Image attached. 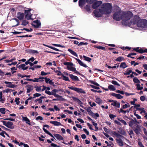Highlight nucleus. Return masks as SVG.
Segmentation results:
<instances>
[{"mask_svg": "<svg viewBox=\"0 0 147 147\" xmlns=\"http://www.w3.org/2000/svg\"><path fill=\"white\" fill-rule=\"evenodd\" d=\"M112 8L111 4L108 3H103L101 7V8L103 13L105 15L109 14L111 13Z\"/></svg>", "mask_w": 147, "mask_h": 147, "instance_id": "1", "label": "nucleus"}, {"mask_svg": "<svg viewBox=\"0 0 147 147\" xmlns=\"http://www.w3.org/2000/svg\"><path fill=\"white\" fill-rule=\"evenodd\" d=\"M133 16L132 13L130 11L127 12L123 11L122 12V22L129 20Z\"/></svg>", "mask_w": 147, "mask_h": 147, "instance_id": "2", "label": "nucleus"}, {"mask_svg": "<svg viewBox=\"0 0 147 147\" xmlns=\"http://www.w3.org/2000/svg\"><path fill=\"white\" fill-rule=\"evenodd\" d=\"M122 12L121 10H119L115 12L113 16V19L116 21H119L122 19Z\"/></svg>", "mask_w": 147, "mask_h": 147, "instance_id": "3", "label": "nucleus"}, {"mask_svg": "<svg viewBox=\"0 0 147 147\" xmlns=\"http://www.w3.org/2000/svg\"><path fill=\"white\" fill-rule=\"evenodd\" d=\"M63 64L65 65H67V69L68 70L74 72L76 71V68L72 66L74 65L72 63L65 62Z\"/></svg>", "mask_w": 147, "mask_h": 147, "instance_id": "4", "label": "nucleus"}, {"mask_svg": "<svg viewBox=\"0 0 147 147\" xmlns=\"http://www.w3.org/2000/svg\"><path fill=\"white\" fill-rule=\"evenodd\" d=\"M93 13L94 16L97 18L101 17L104 14L101 8L95 10L93 11Z\"/></svg>", "mask_w": 147, "mask_h": 147, "instance_id": "5", "label": "nucleus"}, {"mask_svg": "<svg viewBox=\"0 0 147 147\" xmlns=\"http://www.w3.org/2000/svg\"><path fill=\"white\" fill-rule=\"evenodd\" d=\"M1 122L3 123V125H5L7 127L11 129H13L14 128V126L13 125V123L11 121H1Z\"/></svg>", "mask_w": 147, "mask_h": 147, "instance_id": "6", "label": "nucleus"}, {"mask_svg": "<svg viewBox=\"0 0 147 147\" xmlns=\"http://www.w3.org/2000/svg\"><path fill=\"white\" fill-rule=\"evenodd\" d=\"M90 107H85L84 108V109L86 110L88 112V114L93 117L94 118L95 116L96 117H99V115L97 113H94L90 109Z\"/></svg>", "mask_w": 147, "mask_h": 147, "instance_id": "7", "label": "nucleus"}, {"mask_svg": "<svg viewBox=\"0 0 147 147\" xmlns=\"http://www.w3.org/2000/svg\"><path fill=\"white\" fill-rule=\"evenodd\" d=\"M140 19V17L139 16H135L131 20L130 23L133 25H137Z\"/></svg>", "mask_w": 147, "mask_h": 147, "instance_id": "8", "label": "nucleus"}, {"mask_svg": "<svg viewBox=\"0 0 147 147\" xmlns=\"http://www.w3.org/2000/svg\"><path fill=\"white\" fill-rule=\"evenodd\" d=\"M68 88L70 89L74 90L78 93H80L84 94H85L86 93L84 90L82 88H77L73 86L69 87H68Z\"/></svg>", "mask_w": 147, "mask_h": 147, "instance_id": "9", "label": "nucleus"}, {"mask_svg": "<svg viewBox=\"0 0 147 147\" xmlns=\"http://www.w3.org/2000/svg\"><path fill=\"white\" fill-rule=\"evenodd\" d=\"M31 10L30 9L28 10H24V13L26 14L25 15V18L27 20H29L31 19V16L32 14L30 12V11Z\"/></svg>", "mask_w": 147, "mask_h": 147, "instance_id": "10", "label": "nucleus"}, {"mask_svg": "<svg viewBox=\"0 0 147 147\" xmlns=\"http://www.w3.org/2000/svg\"><path fill=\"white\" fill-rule=\"evenodd\" d=\"M102 3L101 1H96L94 2L92 5V7L94 9H96Z\"/></svg>", "mask_w": 147, "mask_h": 147, "instance_id": "11", "label": "nucleus"}, {"mask_svg": "<svg viewBox=\"0 0 147 147\" xmlns=\"http://www.w3.org/2000/svg\"><path fill=\"white\" fill-rule=\"evenodd\" d=\"M34 24H32V25L36 28H38L41 26V24L40 20H36L33 22Z\"/></svg>", "mask_w": 147, "mask_h": 147, "instance_id": "12", "label": "nucleus"}, {"mask_svg": "<svg viewBox=\"0 0 147 147\" xmlns=\"http://www.w3.org/2000/svg\"><path fill=\"white\" fill-rule=\"evenodd\" d=\"M134 130L137 134H138L140 133V132L141 131L140 126L139 125L136 124V128H134Z\"/></svg>", "mask_w": 147, "mask_h": 147, "instance_id": "13", "label": "nucleus"}, {"mask_svg": "<svg viewBox=\"0 0 147 147\" xmlns=\"http://www.w3.org/2000/svg\"><path fill=\"white\" fill-rule=\"evenodd\" d=\"M17 18L20 20H22L24 17V14L23 13L19 12L17 13Z\"/></svg>", "mask_w": 147, "mask_h": 147, "instance_id": "14", "label": "nucleus"}, {"mask_svg": "<svg viewBox=\"0 0 147 147\" xmlns=\"http://www.w3.org/2000/svg\"><path fill=\"white\" fill-rule=\"evenodd\" d=\"M110 94L113 96L117 98L118 99L123 98V96H121L119 94H116L114 93H111Z\"/></svg>", "mask_w": 147, "mask_h": 147, "instance_id": "15", "label": "nucleus"}, {"mask_svg": "<svg viewBox=\"0 0 147 147\" xmlns=\"http://www.w3.org/2000/svg\"><path fill=\"white\" fill-rule=\"evenodd\" d=\"M86 3V0H79L78 1L79 6L81 8Z\"/></svg>", "mask_w": 147, "mask_h": 147, "instance_id": "16", "label": "nucleus"}, {"mask_svg": "<svg viewBox=\"0 0 147 147\" xmlns=\"http://www.w3.org/2000/svg\"><path fill=\"white\" fill-rule=\"evenodd\" d=\"M77 61L78 63L81 66L84 67H88L85 64H84L83 62L80 60V59L76 58H74Z\"/></svg>", "mask_w": 147, "mask_h": 147, "instance_id": "17", "label": "nucleus"}, {"mask_svg": "<svg viewBox=\"0 0 147 147\" xmlns=\"http://www.w3.org/2000/svg\"><path fill=\"white\" fill-rule=\"evenodd\" d=\"M69 76L70 78L73 80L74 81H79V79L77 76H74L72 74H69Z\"/></svg>", "mask_w": 147, "mask_h": 147, "instance_id": "18", "label": "nucleus"}, {"mask_svg": "<svg viewBox=\"0 0 147 147\" xmlns=\"http://www.w3.org/2000/svg\"><path fill=\"white\" fill-rule=\"evenodd\" d=\"M4 83L5 84H7L6 85V86L7 87L11 88H14L15 87V85L13 84H12L11 82L5 81Z\"/></svg>", "mask_w": 147, "mask_h": 147, "instance_id": "19", "label": "nucleus"}, {"mask_svg": "<svg viewBox=\"0 0 147 147\" xmlns=\"http://www.w3.org/2000/svg\"><path fill=\"white\" fill-rule=\"evenodd\" d=\"M84 9L88 13L90 12L91 11V6L89 4L86 5L84 7Z\"/></svg>", "mask_w": 147, "mask_h": 147, "instance_id": "20", "label": "nucleus"}, {"mask_svg": "<svg viewBox=\"0 0 147 147\" xmlns=\"http://www.w3.org/2000/svg\"><path fill=\"white\" fill-rule=\"evenodd\" d=\"M73 100L75 101H76L78 104L81 105L83 104L82 102L78 98L74 97H72Z\"/></svg>", "mask_w": 147, "mask_h": 147, "instance_id": "21", "label": "nucleus"}, {"mask_svg": "<svg viewBox=\"0 0 147 147\" xmlns=\"http://www.w3.org/2000/svg\"><path fill=\"white\" fill-rule=\"evenodd\" d=\"M143 20L140 19L137 24V26L139 27L143 28Z\"/></svg>", "mask_w": 147, "mask_h": 147, "instance_id": "22", "label": "nucleus"}, {"mask_svg": "<svg viewBox=\"0 0 147 147\" xmlns=\"http://www.w3.org/2000/svg\"><path fill=\"white\" fill-rule=\"evenodd\" d=\"M54 136L58 140H63L64 138L61 135L59 134H54Z\"/></svg>", "mask_w": 147, "mask_h": 147, "instance_id": "23", "label": "nucleus"}, {"mask_svg": "<svg viewBox=\"0 0 147 147\" xmlns=\"http://www.w3.org/2000/svg\"><path fill=\"white\" fill-rule=\"evenodd\" d=\"M116 140L119 146H122L123 145V142L121 139H116Z\"/></svg>", "mask_w": 147, "mask_h": 147, "instance_id": "24", "label": "nucleus"}, {"mask_svg": "<svg viewBox=\"0 0 147 147\" xmlns=\"http://www.w3.org/2000/svg\"><path fill=\"white\" fill-rule=\"evenodd\" d=\"M135 121H135L132 119H131V120L128 122L129 126L131 127H132L134 124H136V123H135Z\"/></svg>", "mask_w": 147, "mask_h": 147, "instance_id": "25", "label": "nucleus"}, {"mask_svg": "<svg viewBox=\"0 0 147 147\" xmlns=\"http://www.w3.org/2000/svg\"><path fill=\"white\" fill-rule=\"evenodd\" d=\"M113 134L115 136L118 138H124V137L123 136H122L121 135L117 133L116 131H114L113 132Z\"/></svg>", "mask_w": 147, "mask_h": 147, "instance_id": "26", "label": "nucleus"}, {"mask_svg": "<svg viewBox=\"0 0 147 147\" xmlns=\"http://www.w3.org/2000/svg\"><path fill=\"white\" fill-rule=\"evenodd\" d=\"M50 123L53 124L55 126L62 125L59 122L57 121H50Z\"/></svg>", "mask_w": 147, "mask_h": 147, "instance_id": "27", "label": "nucleus"}, {"mask_svg": "<svg viewBox=\"0 0 147 147\" xmlns=\"http://www.w3.org/2000/svg\"><path fill=\"white\" fill-rule=\"evenodd\" d=\"M43 45L44 46H45L46 47H48L49 48H51L52 49H53L54 50H55L56 51H61L59 50V49H57V48H56L54 47H53L52 46H49V45H46L45 44H43Z\"/></svg>", "mask_w": 147, "mask_h": 147, "instance_id": "28", "label": "nucleus"}, {"mask_svg": "<svg viewBox=\"0 0 147 147\" xmlns=\"http://www.w3.org/2000/svg\"><path fill=\"white\" fill-rule=\"evenodd\" d=\"M131 110L130 109H127L126 111L124 110L122 108H121L120 109V110L118 111V112L120 113L121 112L123 114L125 113L126 112L129 113L130 111Z\"/></svg>", "mask_w": 147, "mask_h": 147, "instance_id": "29", "label": "nucleus"}, {"mask_svg": "<svg viewBox=\"0 0 147 147\" xmlns=\"http://www.w3.org/2000/svg\"><path fill=\"white\" fill-rule=\"evenodd\" d=\"M55 97L57 98V101H65L66 100L65 99L63 98L62 96L57 94Z\"/></svg>", "mask_w": 147, "mask_h": 147, "instance_id": "30", "label": "nucleus"}, {"mask_svg": "<svg viewBox=\"0 0 147 147\" xmlns=\"http://www.w3.org/2000/svg\"><path fill=\"white\" fill-rule=\"evenodd\" d=\"M46 97L45 96H41L39 98H37L36 100H35V102H36L37 101H39L38 103L39 104H40L42 103V99L44 98H46Z\"/></svg>", "mask_w": 147, "mask_h": 147, "instance_id": "31", "label": "nucleus"}, {"mask_svg": "<svg viewBox=\"0 0 147 147\" xmlns=\"http://www.w3.org/2000/svg\"><path fill=\"white\" fill-rule=\"evenodd\" d=\"M23 120L25 121L26 122V123L27 124H28L29 125H31V124L30 123V120L26 117H23Z\"/></svg>", "mask_w": 147, "mask_h": 147, "instance_id": "32", "label": "nucleus"}, {"mask_svg": "<svg viewBox=\"0 0 147 147\" xmlns=\"http://www.w3.org/2000/svg\"><path fill=\"white\" fill-rule=\"evenodd\" d=\"M124 59V57L122 56L118 57L117 59H115V61H117L121 62L123 61Z\"/></svg>", "mask_w": 147, "mask_h": 147, "instance_id": "33", "label": "nucleus"}, {"mask_svg": "<svg viewBox=\"0 0 147 147\" xmlns=\"http://www.w3.org/2000/svg\"><path fill=\"white\" fill-rule=\"evenodd\" d=\"M127 71H126L124 73V74L125 75H129V74L131 73V72H132V71L131 69L130 68H128L127 70Z\"/></svg>", "mask_w": 147, "mask_h": 147, "instance_id": "34", "label": "nucleus"}, {"mask_svg": "<svg viewBox=\"0 0 147 147\" xmlns=\"http://www.w3.org/2000/svg\"><path fill=\"white\" fill-rule=\"evenodd\" d=\"M95 102L99 105L102 103V100L100 98L98 97L96 98Z\"/></svg>", "mask_w": 147, "mask_h": 147, "instance_id": "35", "label": "nucleus"}, {"mask_svg": "<svg viewBox=\"0 0 147 147\" xmlns=\"http://www.w3.org/2000/svg\"><path fill=\"white\" fill-rule=\"evenodd\" d=\"M68 51L72 55H74V56L76 57H78V56L77 53L73 51L71 49H69L68 50Z\"/></svg>", "mask_w": 147, "mask_h": 147, "instance_id": "36", "label": "nucleus"}, {"mask_svg": "<svg viewBox=\"0 0 147 147\" xmlns=\"http://www.w3.org/2000/svg\"><path fill=\"white\" fill-rule=\"evenodd\" d=\"M145 52L147 53V49H145L144 50L143 49L140 48L139 49V50L138 53L141 54H142L144 53Z\"/></svg>", "mask_w": 147, "mask_h": 147, "instance_id": "37", "label": "nucleus"}, {"mask_svg": "<svg viewBox=\"0 0 147 147\" xmlns=\"http://www.w3.org/2000/svg\"><path fill=\"white\" fill-rule=\"evenodd\" d=\"M127 67V65H126V63L124 62L121 63L120 65V68H122L123 69H124Z\"/></svg>", "mask_w": 147, "mask_h": 147, "instance_id": "38", "label": "nucleus"}, {"mask_svg": "<svg viewBox=\"0 0 147 147\" xmlns=\"http://www.w3.org/2000/svg\"><path fill=\"white\" fill-rule=\"evenodd\" d=\"M108 89L110 90L115 91L116 89L114 87V86L112 85H109L108 86Z\"/></svg>", "mask_w": 147, "mask_h": 147, "instance_id": "39", "label": "nucleus"}, {"mask_svg": "<svg viewBox=\"0 0 147 147\" xmlns=\"http://www.w3.org/2000/svg\"><path fill=\"white\" fill-rule=\"evenodd\" d=\"M143 28H147V20L146 19H143Z\"/></svg>", "mask_w": 147, "mask_h": 147, "instance_id": "40", "label": "nucleus"}, {"mask_svg": "<svg viewBox=\"0 0 147 147\" xmlns=\"http://www.w3.org/2000/svg\"><path fill=\"white\" fill-rule=\"evenodd\" d=\"M94 48H96L98 49H100L103 50H105L106 49L105 47L101 46H98L97 45H95L94 46Z\"/></svg>", "mask_w": 147, "mask_h": 147, "instance_id": "41", "label": "nucleus"}, {"mask_svg": "<svg viewBox=\"0 0 147 147\" xmlns=\"http://www.w3.org/2000/svg\"><path fill=\"white\" fill-rule=\"evenodd\" d=\"M28 52L32 54L38 53V51L30 49L28 50Z\"/></svg>", "mask_w": 147, "mask_h": 147, "instance_id": "42", "label": "nucleus"}, {"mask_svg": "<svg viewBox=\"0 0 147 147\" xmlns=\"http://www.w3.org/2000/svg\"><path fill=\"white\" fill-rule=\"evenodd\" d=\"M44 77L40 76L39 77V78H34V79H32V82H39V80L41 79H44Z\"/></svg>", "mask_w": 147, "mask_h": 147, "instance_id": "43", "label": "nucleus"}, {"mask_svg": "<svg viewBox=\"0 0 147 147\" xmlns=\"http://www.w3.org/2000/svg\"><path fill=\"white\" fill-rule=\"evenodd\" d=\"M83 57L84 58V60L86 61L90 62L92 60V59L91 58L86 57L85 55H83Z\"/></svg>", "mask_w": 147, "mask_h": 147, "instance_id": "44", "label": "nucleus"}, {"mask_svg": "<svg viewBox=\"0 0 147 147\" xmlns=\"http://www.w3.org/2000/svg\"><path fill=\"white\" fill-rule=\"evenodd\" d=\"M11 70V72L12 74H13L16 72V70H17V68H16L15 67H13L10 68Z\"/></svg>", "mask_w": 147, "mask_h": 147, "instance_id": "45", "label": "nucleus"}, {"mask_svg": "<svg viewBox=\"0 0 147 147\" xmlns=\"http://www.w3.org/2000/svg\"><path fill=\"white\" fill-rule=\"evenodd\" d=\"M0 112L2 114H5V109L4 108H0Z\"/></svg>", "mask_w": 147, "mask_h": 147, "instance_id": "46", "label": "nucleus"}, {"mask_svg": "<svg viewBox=\"0 0 147 147\" xmlns=\"http://www.w3.org/2000/svg\"><path fill=\"white\" fill-rule=\"evenodd\" d=\"M62 76L63 77V80L66 81L70 82V81L68 77H66V76H64L63 74Z\"/></svg>", "mask_w": 147, "mask_h": 147, "instance_id": "47", "label": "nucleus"}, {"mask_svg": "<svg viewBox=\"0 0 147 147\" xmlns=\"http://www.w3.org/2000/svg\"><path fill=\"white\" fill-rule=\"evenodd\" d=\"M90 83L93 84L97 86H100V85L99 84L96 82H95L93 80H89V81Z\"/></svg>", "mask_w": 147, "mask_h": 147, "instance_id": "48", "label": "nucleus"}, {"mask_svg": "<svg viewBox=\"0 0 147 147\" xmlns=\"http://www.w3.org/2000/svg\"><path fill=\"white\" fill-rule=\"evenodd\" d=\"M98 0H86V2L91 4Z\"/></svg>", "mask_w": 147, "mask_h": 147, "instance_id": "49", "label": "nucleus"}, {"mask_svg": "<svg viewBox=\"0 0 147 147\" xmlns=\"http://www.w3.org/2000/svg\"><path fill=\"white\" fill-rule=\"evenodd\" d=\"M121 123H123L124 125H127V123L126 122H125V121L124 120L121 119L120 118H118L117 119Z\"/></svg>", "mask_w": 147, "mask_h": 147, "instance_id": "50", "label": "nucleus"}, {"mask_svg": "<svg viewBox=\"0 0 147 147\" xmlns=\"http://www.w3.org/2000/svg\"><path fill=\"white\" fill-rule=\"evenodd\" d=\"M130 107V105L128 103H127V104H125L123 105L122 106V109H125L127 108L128 107Z\"/></svg>", "mask_w": 147, "mask_h": 147, "instance_id": "51", "label": "nucleus"}, {"mask_svg": "<svg viewBox=\"0 0 147 147\" xmlns=\"http://www.w3.org/2000/svg\"><path fill=\"white\" fill-rule=\"evenodd\" d=\"M28 22L26 20H23L21 25L24 26H26L28 24Z\"/></svg>", "mask_w": 147, "mask_h": 147, "instance_id": "52", "label": "nucleus"}, {"mask_svg": "<svg viewBox=\"0 0 147 147\" xmlns=\"http://www.w3.org/2000/svg\"><path fill=\"white\" fill-rule=\"evenodd\" d=\"M0 127L1 128H2L3 129L6 130V131H8L9 132H10L11 131V130L8 129V128H6L4 126H3L2 125H0Z\"/></svg>", "mask_w": 147, "mask_h": 147, "instance_id": "53", "label": "nucleus"}, {"mask_svg": "<svg viewBox=\"0 0 147 147\" xmlns=\"http://www.w3.org/2000/svg\"><path fill=\"white\" fill-rule=\"evenodd\" d=\"M144 109L143 108H136V110L139 111H141L140 112V113H145V111L144 110Z\"/></svg>", "mask_w": 147, "mask_h": 147, "instance_id": "54", "label": "nucleus"}, {"mask_svg": "<svg viewBox=\"0 0 147 147\" xmlns=\"http://www.w3.org/2000/svg\"><path fill=\"white\" fill-rule=\"evenodd\" d=\"M136 86H137V89L138 90H141L143 89V87H141L140 85L139 84H137Z\"/></svg>", "mask_w": 147, "mask_h": 147, "instance_id": "55", "label": "nucleus"}, {"mask_svg": "<svg viewBox=\"0 0 147 147\" xmlns=\"http://www.w3.org/2000/svg\"><path fill=\"white\" fill-rule=\"evenodd\" d=\"M20 99V98L18 97H17L15 98V101L17 105H19L20 104V102L19 101Z\"/></svg>", "mask_w": 147, "mask_h": 147, "instance_id": "56", "label": "nucleus"}, {"mask_svg": "<svg viewBox=\"0 0 147 147\" xmlns=\"http://www.w3.org/2000/svg\"><path fill=\"white\" fill-rule=\"evenodd\" d=\"M114 85H116L118 86H120V84L118 83V82L115 80H112L111 82Z\"/></svg>", "mask_w": 147, "mask_h": 147, "instance_id": "57", "label": "nucleus"}, {"mask_svg": "<svg viewBox=\"0 0 147 147\" xmlns=\"http://www.w3.org/2000/svg\"><path fill=\"white\" fill-rule=\"evenodd\" d=\"M50 74V72L45 73L44 71H42L41 72V75L42 76H45L49 74Z\"/></svg>", "mask_w": 147, "mask_h": 147, "instance_id": "58", "label": "nucleus"}, {"mask_svg": "<svg viewBox=\"0 0 147 147\" xmlns=\"http://www.w3.org/2000/svg\"><path fill=\"white\" fill-rule=\"evenodd\" d=\"M105 143H106L107 144V146H111V145H112V146H114V144H113V142H109V143H110V144H109L108 142L107 141H105Z\"/></svg>", "mask_w": 147, "mask_h": 147, "instance_id": "59", "label": "nucleus"}, {"mask_svg": "<svg viewBox=\"0 0 147 147\" xmlns=\"http://www.w3.org/2000/svg\"><path fill=\"white\" fill-rule=\"evenodd\" d=\"M41 94L39 93H36L34 94L33 96L34 97H33V98H34V97H38L41 96Z\"/></svg>", "mask_w": 147, "mask_h": 147, "instance_id": "60", "label": "nucleus"}, {"mask_svg": "<svg viewBox=\"0 0 147 147\" xmlns=\"http://www.w3.org/2000/svg\"><path fill=\"white\" fill-rule=\"evenodd\" d=\"M90 86L93 88L96 89H99L100 88L92 85H90Z\"/></svg>", "mask_w": 147, "mask_h": 147, "instance_id": "61", "label": "nucleus"}, {"mask_svg": "<svg viewBox=\"0 0 147 147\" xmlns=\"http://www.w3.org/2000/svg\"><path fill=\"white\" fill-rule=\"evenodd\" d=\"M34 88H36V90L37 92H39L41 90V86L38 87V86H35Z\"/></svg>", "mask_w": 147, "mask_h": 147, "instance_id": "62", "label": "nucleus"}, {"mask_svg": "<svg viewBox=\"0 0 147 147\" xmlns=\"http://www.w3.org/2000/svg\"><path fill=\"white\" fill-rule=\"evenodd\" d=\"M136 55V53H129L127 55V57H130L131 56V55Z\"/></svg>", "mask_w": 147, "mask_h": 147, "instance_id": "63", "label": "nucleus"}, {"mask_svg": "<svg viewBox=\"0 0 147 147\" xmlns=\"http://www.w3.org/2000/svg\"><path fill=\"white\" fill-rule=\"evenodd\" d=\"M25 66V65L24 64H22L20 65V69H21L23 70H24V67Z\"/></svg>", "mask_w": 147, "mask_h": 147, "instance_id": "64", "label": "nucleus"}]
</instances>
